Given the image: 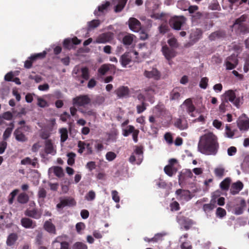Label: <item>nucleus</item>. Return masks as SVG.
Instances as JSON below:
<instances>
[{
    "label": "nucleus",
    "instance_id": "f257e3e1",
    "mask_svg": "<svg viewBox=\"0 0 249 249\" xmlns=\"http://www.w3.org/2000/svg\"><path fill=\"white\" fill-rule=\"evenodd\" d=\"M216 137L212 132L201 136L198 143V151L205 155H215L218 149Z\"/></svg>",
    "mask_w": 249,
    "mask_h": 249
},
{
    "label": "nucleus",
    "instance_id": "f03ea898",
    "mask_svg": "<svg viewBox=\"0 0 249 249\" xmlns=\"http://www.w3.org/2000/svg\"><path fill=\"white\" fill-rule=\"evenodd\" d=\"M72 76L76 80H80L81 78L88 80L89 77V69L87 67L76 66L72 71Z\"/></svg>",
    "mask_w": 249,
    "mask_h": 249
},
{
    "label": "nucleus",
    "instance_id": "7ed1b4c3",
    "mask_svg": "<svg viewBox=\"0 0 249 249\" xmlns=\"http://www.w3.org/2000/svg\"><path fill=\"white\" fill-rule=\"evenodd\" d=\"M143 160V151L142 148L140 147H136L134 152L132 154L129 159V161L132 164L136 163L140 164Z\"/></svg>",
    "mask_w": 249,
    "mask_h": 249
},
{
    "label": "nucleus",
    "instance_id": "20e7f679",
    "mask_svg": "<svg viewBox=\"0 0 249 249\" xmlns=\"http://www.w3.org/2000/svg\"><path fill=\"white\" fill-rule=\"evenodd\" d=\"M224 95L226 102L230 101L238 108L242 104L241 99L239 97H236L235 92L232 90H228Z\"/></svg>",
    "mask_w": 249,
    "mask_h": 249
},
{
    "label": "nucleus",
    "instance_id": "39448f33",
    "mask_svg": "<svg viewBox=\"0 0 249 249\" xmlns=\"http://www.w3.org/2000/svg\"><path fill=\"white\" fill-rule=\"evenodd\" d=\"M185 18L183 16H175L172 17L169 20L170 26L175 30H179L185 23Z\"/></svg>",
    "mask_w": 249,
    "mask_h": 249
},
{
    "label": "nucleus",
    "instance_id": "423d86ee",
    "mask_svg": "<svg viewBox=\"0 0 249 249\" xmlns=\"http://www.w3.org/2000/svg\"><path fill=\"white\" fill-rule=\"evenodd\" d=\"M75 201L71 197H61L60 198V203L57 204L56 208L58 209H60L66 206H75Z\"/></svg>",
    "mask_w": 249,
    "mask_h": 249
},
{
    "label": "nucleus",
    "instance_id": "0eeeda50",
    "mask_svg": "<svg viewBox=\"0 0 249 249\" xmlns=\"http://www.w3.org/2000/svg\"><path fill=\"white\" fill-rule=\"evenodd\" d=\"M73 104L74 106H85L90 102V99L88 95H81L73 99Z\"/></svg>",
    "mask_w": 249,
    "mask_h": 249
},
{
    "label": "nucleus",
    "instance_id": "6e6552de",
    "mask_svg": "<svg viewBox=\"0 0 249 249\" xmlns=\"http://www.w3.org/2000/svg\"><path fill=\"white\" fill-rule=\"evenodd\" d=\"M27 126L20 127L15 130L14 132V135L17 141L20 142H24L27 140V138L23 134V131L26 130Z\"/></svg>",
    "mask_w": 249,
    "mask_h": 249
},
{
    "label": "nucleus",
    "instance_id": "1a4fd4ad",
    "mask_svg": "<svg viewBox=\"0 0 249 249\" xmlns=\"http://www.w3.org/2000/svg\"><path fill=\"white\" fill-rule=\"evenodd\" d=\"M92 143H88L85 142L79 141L78 142V147L79 149L78 153L82 154L83 153L85 149L87 150L88 154H91L92 153V148L91 147Z\"/></svg>",
    "mask_w": 249,
    "mask_h": 249
},
{
    "label": "nucleus",
    "instance_id": "9d476101",
    "mask_svg": "<svg viewBox=\"0 0 249 249\" xmlns=\"http://www.w3.org/2000/svg\"><path fill=\"white\" fill-rule=\"evenodd\" d=\"M129 29L134 32H138L141 28L140 22L134 18H130L128 21Z\"/></svg>",
    "mask_w": 249,
    "mask_h": 249
},
{
    "label": "nucleus",
    "instance_id": "9b49d317",
    "mask_svg": "<svg viewBox=\"0 0 249 249\" xmlns=\"http://www.w3.org/2000/svg\"><path fill=\"white\" fill-rule=\"evenodd\" d=\"M177 199L184 201H188L191 199L190 191L188 190L178 189L176 192Z\"/></svg>",
    "mask_w": 249,
    "mask_h": 249
},
{
    "label": "nucleus",
    "instance_id": "f8f14e48",
    "mask_svg": "<svg viewBox=\"0 0 249 249\" xmlns=\"http://www.w3.org/2000/svg\"><path fill=\"white\" fill-rule=\"evenodd\" d=\"M113 38V34L111 33H107L100 35L96 39L97 43H106L109 42Z\"/></svg>",
    "mask_w": 249,
    "mask_h": 249
},
{
    "label": "nucleus",
    "instance_id": "ddd939ff",
    "mask_svg": "<svg viewBox=\"0 0 249 249\" xmlns=\"http://www.w3.org/2000/svg\"><path fill=\"white\" fill-rule=\"evenodd\" d=\"M69 244L65 241H63L62 236H57L52 242L53 249H61L63 246H67Z\"/></svg>",
    "mask_w": 249,
    "mask_h": 249
},
{
    "label": "nucleus",
    "instance_id": "4468645a",
    "mask_svg": "<svg viewBox=\"0 0 249 249\" xmlns=\"http://www.w3.org/2000/svg\"><path fill=\"white\" fill-rule=\"evenodd\" d=\"M144 75L148 78H153L155 80H158L160 77V72L155 68H153L150 71H145Z\"/></svg>",
    "mask_w": 249,
    "mask_h": 249
},
{
    "label": "nucleus",
    "instance_id": "2eb2a0df",
    "mask_svg": "<svg viewBox=\"0 0 249 249\" xmlns=\"http://www.w3.org/2000/svg\"><path fill=\"white\" fill-rule=\"evenodd\" d=\"M162 52L165 57L168 60L172 59L176 55L175 50L169 48L166 45L162 47Z\"/></svg>",
    "mask_w": 249,
    "mask_h": 249
},
{
    "label": "nucleus",
    "instance_id": "dca6fc26",
    "mask_svg": "<svg viewBox=\"0 0 249 249\" xmlns=\"http://www.w3.org/2000/svg\"><path fill=\"white\" fill-rule=\"evenodd\" d=\"M46 53L44 51L43 53H38L34 55H32L29 57L30 60H27L24 63V67L26 68H30L32 65V61H34L38 58H43L46 55Z\"/></svg>",
    "mask_w": 249,
    "mask_h": 249
},
{
    "label": "nucleus",
    "instance_id": "f3484780",
    "mask_svg": "<svg viewBox=\"0 0 249 249\" xmlns=\"http://www.w3.org/2000/svg\"><path fill=\"white\" fill-rule=\"evenodd\" d=\"M21 225L26 229H34L36 227V222L29 218H22L21 219Z\"/></svg>",
    "mask_w": 249,
    "mask_h": 249
},
{
    "label": "nucleus",
    "instance_id": "a211bd4d",
    "mask_svg": "<svg viewBox=\"0 0 249 249\" xmlns=\"http://www.w3.org/2000/svg\"><path fill=\"white\" fill-rule=\"evenodd\" d=\"M52 173H53L56 176L59 178L62 177L64 175L63 169L59 166L50 168L48 170V174L50 175Z\"/></svg>",
    "mask_w": 249,
    "mask_h": 249
},
{
    "label": "nucleus",
    "instance_id": "6ab92c4d",
    "mask_svg": "<svg viewBox=\"0 0 249 249\" xmlns=\"http://www.w3.org/2000/svg\"><path fill=\"white\" fill-rule=\"evenodd\" d=\"M202 36V31L199 29L192 30L190 35V39L194 42L197 41Z\"/></svg>",
    "mask_w": 249,
    "mask_h": 249
},
{
    "label": "nucleus",
    "instance_id": "aec40b11",
    "mask_svg": "<svg viewBox=\"0 0 249 249\" xmlns=\"http://www.w3.org/2000/svg\"><path fill=\"white\" fill-rule=\"evenodd\" d=\"M44 229L48 232L51 234H56V230L55 226L52 223L51 219L46 221L44 224Z\"/></svg>",
    "mask_w": 249,
    "mask_h": 249
},
{
    "label": "nucleus",
    "instance_id": "412c9836",
    "mask_svg": "<svg viewBox=\"0 0 249 249\" xmlns=\"http://www.w3.org/2000/svg\"><path fill=\"white\" fill-rule=\"evenodd\" d=\"M182 106L186 107L187 111L190 114L191 116H194L193 112L195 110V107L193 105L192 100L190 99H186Z\"/></svg>",
    "mask_w": 249,
    "mask_h": 249
},
{
    "label": "nucleus",
    "instance_id": "4be33fe9",
    "mask_svg": "<svg viewBox=\"0 0 249 249\" xmlns=\"http://www.w3.org/2000/svg\"><path fill=\"white\" fill-rule=\"evenodd\" d=\"M246 17L244 15L242 16L239 18H237L235 22L234 26L238 25L241 28V30L242 31L249 33V27H246L243 26V22L245 21Z\"/></svg>",
    "mask_w": 249,
    "mask_h": 249
},
{
    "label": "nucleus",
    "instance_id": "5701e85b",
    "mask_svg": "<svg viewBox=\"0 0 249 249\" xmlns=\"http://www.w3.org/2000/svg\"><path fill=\"white\" fill-rule=\"evenodd\" d=\"M145 95L147 100L151 103H153L154 100L152 99V95L155 93V87L150 86L144 89Z\"/></svg>",
    "mask_w": 249,
    "mask_h": 249
},
{
    "label": "nucleus",
    "instance_id": "b1692460",
    "mask_svg": "<svg viewBox=\"0 0 249 249\" xmlns=\"http://www.w3.org/2000/svg\"><path fill=\"white\" fill-rule=\"evenodd\" d=\"M131 55L129 53H125L122 55L120 61L123 67H126L131 61Z\"/></svg>",
    "mask_w": 249,
    "mask_h": 249
},
{
    "label": "nucleus",
    "instance_id": "393cba45",
    "mask_svg": "<svg viewBox=\"0 0 249 249\" xmlns=\"http://www.w3.org/2000/svg\"><path fill=\"white\" fill-rule=\"evenodd\" d=\"M25 214L26 216L31 217L36 219H39L41 215V213L36 209H34L33 210H27L25 212Z\"/></svg>",
    "mask_w": 249,
    "mask_h": 249
},
{
    "label": "nucleus",
    "instance_id": "a878e982",
    "mask_svg": "<svg viewBox=\"0 0 249 249\" xmlns=\"http://www.w3.org/2000/svg\"><path fill=\"white\" fill-rule=\"evenodd\" d=\"M175 125L180 130H183L188 127V124L185 119H178L175 123Z\"/></svg>",
    "mask_w": 249,
    "mask_h": 249
},
{
    "label": "nucleus",
    "instance_id": "bb28decb",
    "mask_svg": "<svg viewBox=\"0 0 249 249\" xmlns=\"http://www.w3.org/2000/svg\"><path fill=\"white\" fill-rule=\"evenodd\" d=\"M18 239V236L16 233H12L10 234L7 238L6 240V245L8 246H12L14 245L17 240Z\"/></svg>",
    "mask_w": 249,
    "mask_h": 249
},
{
    "label": "nucleus",
    "instance_id": "cd10ccee",
    "mask_svg": "<svg viewBox=\"0 0 249 249\" xmlns=\"http://www.w3.org/2000/svg\"><path fill=\"white\" fill-rule=\"evenodd\" d=\"M116 94L120 98L127 96L129 93V89L126 87H121L118 88L116 90Z\"/></svg>",
    "mask_w": 249,
    "mask_h": 249
},
{
    "label": "nucleus",
    "instance_id": "c85d7f7f",
    "mask_svg": "<svg viewBox=\"0 0 249 249\" xmlns=\"http://www.w3.org/2000/svg\"><path fill=\"white\" fill-rule=\"evenodd\" d=\"M226 34L223 31H218L213 33L209 36V39L211 40H214L216 39L221 38L225 36Z\"/></svg>",
    "mask_w": 249,
    "mask_h": 249
},
{
    "label": "nucleus",
    "instance_id": "c756f323",
    "mask_svg": "<svg viewBox=\"0 0 249 249\" xmlns=\"http://www.w3.org/2000/svg\"><path fill=\"white\" fill-rule=\"evenodd\" d=\"M237 125L241 130H247L249 128V120H239Z\"/></svg>",
    "mask_w": 249,
    "mask_h": 249
},
{
    "label": "nucleus",
    "instance_id": "7c9ffc66",
    "mask_svg": "<svg viewBox=\"0 0 249 249\" xmlns=\"http://www.w3.org/2000/svg\"><path fill=\"white\" fill-rule=\"evenodd\" d=\"M114 68L115 66L113 65L104 64L99 69L98 72L102 75H105L110 69Z\"/></svg>",
    "mask_w": 249,
    "mask_h": 249
},
{
    "label": "nucleus",
    "instance_id": "2f4dec72",
    "mask_svg": "<svg viewBox=\"0 0 249 249\" xmlns=\"http://www.w3.org/2000/svg\"><path fill=\"white\" fill-rule=\"evenodd\" d=\"M232 188L234 190L232 191V194L233 195L236 194L243 189V184L241 181H238L232 184Z\"/></svg>",
    "mask_w": 249,
    "mask_h": 249
},
{
    "label": "nucleus",
    "instance_id": "473e14b6",
    "mask_svg": "<svg viewBox=\"0 0 249 249\" xmlns=\"http://www.w3.org/2000/svg\"><path fill=\"white\" fill-rule=\"evenodd\" d=\"M45 151L47 154L54 155L55 153L53 145L50 140H47L45 143Z\"/></svg>",
    "mask_w": 249,
    "mask_h": 249
},
{
    "label": "nucleus",
    "instance_id": "72a5a7b5",
    "mask_svg": "<svg viewBox=\"0 0 249 249\" xmlns=\"http://www.w3.org/2000/svg\"><path fill=\"white\" fill-rule=\"evenodd\" d=\"M59 132L60 134V142L63 143L68 138V130L66 128H62L59 129Z\"/></svg>",
    "mask_w": 249,
    "mask_h": 249
},
{
    "label": "nucleus",
    "instance_id": "f704fd0d",
    "mask_svg": "<svg viewBox=\"0 0 249 249\" xmlns=\"http://www.w3.org/2000/svg\"><path fill=\"white\" fill-rule=\"evenodd\" d=\"M134 36L132 34L125 35L123 39V43L125 45H130L133 41Z\"/></svg>",
    "mask_w": 249,
    "mask_h": 249
},
{
    "label": "nucleus",
    "instance_id": "c9c22d12",
    "mask_svg": "<svg viewBox=\"0 0 249 249\" xmlns=\"http://www.w3.org/2000/svg\"><path fill=\"white\" fill-rule=\"evenodd\" d=\"M181 89L177 88L173 89L170 93V99L172 100H178L180 97V91Z\"/></svg>",
    "mask_w": 249,
    "mask_h": 249
},
{
    "label": "nucleus",
    "instance_id": "e433bc0d",
    "mask_svg": "<svg viewBox=\"0 0 249 249\" xmlns=\"http://www.w3.org/2000/svg\"><path fill=\"white\" fill-rule=\"evenodd\" d=\"M29 200V196L28 195L25 193H20L18 197V201L19 203L22 204L26 203Z\"/></svg>",
    "mask_w": 249,
    "mask_h": 249
},
{
    "label": "nucleus",
    "instance_id": "4c0bfd02",
    "mask_svg": "<svg viewBox=\"0 0 249 249\" xmlns=\"http://www.w3.org/2000/svg\"><path fill=\"white\" fill-rule=\"evenodd\" d=\"M164 171L166 174L169 177H172L176 173V169L170 165H166L164 167Z\"/></svg>",
    "mask_w": 249,
    "mask_h": 249
},
{
    "label": "nucleus",
    "instance_id": "58836bf2",
    "mask_svg": "<svg viewBox=\"0 0 249 249\" xmlns=\"http://www.w3.org/2000/svg\"><path fill=\"white\" fill-rule=\"evenodd\" d=\"M109 5V2L107 1L105 4H102L101 6H99L98 7V10H95L94 15L96 16H100V12H103L104 10H105Z\"/></svg>",
    "mask_w": 249,
    "mask_h": 249
},
{
    "label": "nucleus",
    "instance_id": "ea45409f",
    "mask_svg": "<svg viewBox=\"0 0 249 249\" xmlns=\"http://www.w3.org/2000/svg\"><path fill=\"white\" fill-rule=\"evenodd\" d=\"M67 157L68 158L67 163L70 165H72L75 162V157L76 154L73 152L69 153L67 154Z\"/></svg>",
    "mask_w": 249,
    "mask_h": 249
},
{
    "label": "nucleus",
    "instance_id": "a19ab883",
    "mask_svg": "<svg viewBox=\"0 0 249 249\" xmlns=\"http://www.w3.org/2000/svg\"><path fill=\"white\" fill-rule=\"evenodd\" d=\"M245 206V201L244 200H242L241 201V206L235 208L234 213L236 215L242 214L243 212V210Z\"/></svg>",
    "mask_w": 249,
    "mask_h": 249
},
{
    "label": "nucleus",
    "instance_id": "79ce46f5",
    "mask_svg": "<svg viewBox=\"0 0 249 249\" xmlns=\"http://www.w3.org/2000/svg\"><path fill=\"white\" fill-rule=\"evenodd\" d=\"M100 24L99 20H93L88 22V30H90L97 27Z\"/></svg>",
    "mask_w": 249,
    "mask_h": 249
},
{
    "label": "nucleus",
    "instance_id": "37998d69",
    "mask_svg": "<svg viewBox=\"0 0 249 249\" xmlns=\"http://www.w3.org/2000/svg\"><path fill=\"white\" fill-rule=\"evenodd\" d=\"M230 183V179L227 178L221 182L220 186L222 189L227 190L229 188Z\"/></svg>",
    "mask_w": 249,
    "mask_h": 249
},
{
    "label": "nucleus",
    "instance_id": "c03bdc74",
    "mask_svg": "<svg viewBox=\"0 0 249 249\" xmlns=\"http://www.w3.org/2000/svg\"><path fill=\"white\" fill-rule=\"evenodd\" d=\"M147 105L145 102H142L141 105H138L136 107L137 112L140 114L143 112L146 109Z\"/></svg>",
    "mask_w": 249,
    "mask_h": 249
},
{
    "label": "nucleus",
    "instance_id": "a18cd8bd",
    "mask_svg": "<svg viewBox=\"0 0 249 249\" xmlns=\"http://www.w3.org/2000/svg\"><path fill=\"white\" fill-rule=\"evenodd\" d=\"M135 127L132 125H129L127 126V128L123 130V135L124 137L128 136L130 133H132V132L134 131Z\"/></svg>",
    "mask_w": 249,
    "mask_h": 249
},
{
    "label": "nucleus",
    "instance_id": "49530a36",
    "mask_svg": "<svg viewBox=\"0 0 249 249\" xmlns=\"http://www.w3.org/2000/svg\"><path fill=\"white\" fill-rule=\"evenodd\" d=\"M72 249H88V247L82 242H76L73 245Z\"/></svg>",
    "mask_w": 249,
    "mask_h": 249
},
{
    "label": "nucleus",
    "instance_id": "de8ad7c7",
    "mask_svg": "<svg viewBox=\"0 0 249 249\" xmlns=\"http://www.w3.org/2000/svg\"><path fill=\"white\" fill-rule=\"evenodd\" d=\"M168 44L172 47L177 48L178 45L177 39L175 37H171L167 41Z\"/></svg>",
    "mask_w": 249,
    "mask_h": 249
},
{
    "label": "nucleus",
    "instance_id": "09e8293b",
    "mask_svg": "<svg viewBox=\"0 0 249 249\" xmlns=\"http://www.w3.org/2000/svg\"><path fill=\"white\" fill-rule=\"evenodd\" d=\"M116 157V154L113 152H108L106 155L107 160L109 161H112Z\"/></svg>",
    "mask_w": 249,
    "mask_h": 249
},
{
    "label": "nucleus",
    "instance_id": "8fccbe9b",
    "mask_svg": "<svg viewBox=\"0 0 249 249\" xmlns=\"http://www.w3.org/2000/svg\"><path fill=\"white\" fill-rule=\"evenodd\" d=\"M13 130V127H8L5 130L3 135V138L4 140L7 139L11 135L12 132Z\"/></svg>",
    "mask_w": 249,
    "mask_h": 249
},
{
    "label": "nucleus",
    "instance_id": "3c124183",
    "mask_svg": "<svg viewBox=\"0 0 249 249\" xmlns=\"http://www.w3.org/2000/svg\"><path fill=\"white\" fill-rule=\"evenodd\" d=\"M37 105L41 107H45L48 106V104L45 100L41 98H38Z\"/></svg>",
    "mask_w": 249,
    "mask_h": 249
},
{
    "label": "nucleus",
    "instance_id": "603ef678",
    "mask_svg": "<svg viewBox=\"0 0 249 249\" xmlns=\"http://www.w3.org/2000/svg\"><path fill=\"white\" fill-rule=\"evenodd\" d=\"M63 45L67 49H71L73 45L71 40L69 38L65 39L63 42Z\"/></svg>",
    "mask_w": 249,
    "mask_h": 249
},
{
    "label": "nucleus",
    "instance_id": "864d4df0",
    "mask_svg": "<svg viewBox=\"0 0 249 249\" xmlns=\"http://www.w3.org/2000/svg\"><path fill=\"white\" fill-rule=\"evenodd\" d=\"M46 191L43 188H39L37 196L39 198L44 199L46 196Z\"/></svg>",
    "mask_w": 249,
    "mask_h": 249
},
{
    "label": "nucleus",
    "instance_id": "5fc2aeb1",
    "mask_svg": "<svg viewBox=\"0 0 249 249\" xmlns=\"http://www.w3.org/2000/svg\"><path fill=\"white\" fill-rule=\"evenodd\" d=\"M125 3H126V1L123 0V1H122L120 3L117 4L115 7V12H119L121 11L122 10L124 7Z\"/></svg>",
    "mask_w": 249,
    "mask_h": 249
},
{
    "label": "nucleus",
    "instance_id": "6e6d98bb",
    "mask_svg": "<svg viewBox=\"0 0 249 249\" xmlns=\"http://www.w3.org/2000/svg\"><path fill=\"white\" fill-rule=\"evenodd\" d=\"M18 191L17 189L14 190L13 192H12L9 195V203L11 204L13 202V200L14 199L15 196L17 195Z\"/></svg>",
    "mask_w": 249,
    "mask_h": 249
},
{
    "label": "nucleus",
    "instance_id": "4d7b16f0",
    "mask_svg": "<svg viewBox=\"0 0 249 249\" xmlns=\"http://www.w3.org/2000/svg\"><path fill=\"white\" fill-rule=\"evenodd\" d=\"M95 197V192L93 191H90L85 196L86 199L88 201L93 200Z\"/></svg>",
    "mask_w": 249,
    "mask_h": 249
},
{
    "label": "nucleus",
    "instance_id": "13d9d810",
    "mask_svg": "<svg viewBox=\"0 0 249 249\" xmlns=\"http://www.w3.org/2000/svg\"><path fill=\"white\" fill-rule=\"evenodd\" d=\"M112 199L116 203H118L120 201V197L118 195V193L113 190L111 192Z\"/></svg>",
    "mask_w": 249,
    "mask_h": 249
},
{
    "label": "nucleus",
    "instance_id": "bf43d9fd",
    "mask_svg": "<svg viewBox=\"0 0 249 249\" xmlns=\"http://www.w3.org/2000/svg\"><path fill=\"white\" fill-rule=\"evenodd\" d=\"M208 79L207 77H203L201 79L199 86L202 89H206L207 88Z\"/></svg>",
    "mask_w": 249,
    "mask_h": 249
},
{
    "label": "nucleus",
    "instance_id": "052dcab7",
    "mask_svg": "<svg viewBox=\"0 0 249 249\" xmlns=\"http://www.w3.org/2000/svg\"><path fill=\"white\" fill-rule=\"evenodd\" d=\"M226 214V211L221 208H218L216 210V214L220 217H223Z\"/></svg>",
    "mask_w": 249,
    "mask_h": 249
},
{
    "label": "nucleus",
    "instance_id": "680f3d73",
    "mask_svg": "<svg viewBox=\"0 0 249 249\" xmlns=\"http://www.w3.org/2000/svg\"><path fill=\"white\" fill-rule=\"evenodd\" d=\"M171 211H178L179 209V205L177 201H174L170 204Z\"/></svg>",
    "mask_w": 249,
    "mask_h": 249
},
{
    "label": "nucleus",
    "instance_id": "e2e57ef3",
    "mask_svg": "<svg viewBox=\"0 0 249 249\" xmlns=\"http://www.w3.org/2000/svg\"><path fill=\"white\" fill-rule=\"evenodd\" d=\"M226 60L231 61V63H232L235 66H236L238 63V60L236 56L235 55H231L227 58Z\"/></svg>",
    "mask_w": 249,
    "mask_h": 249
},
{
    "label": "nucleus",
    "instance_id": "0e129e2a",
    "mask_svg": "<svg viewBox=\"0 0 249 249\" xmlns=\"http://www.w3.org/2000/svg\"><path fill=\"white\" fill-rule=\"evenodd\" d=\"M164 139L169 144H172L173 143V138L170 133H165L164 135Z\"/></svg>",
    "mask_w": 249,
    "mask_h": 249
},
{
    "label": "nucleus",
    "instance_id": "69168bd1",
    "mask_svg": "<svg viewBox=\"0 0 249 249\" xmlns=\"http://www.w3.org/2000/svg\"><path fill=\"white\" fill-rule=\"evenodd\" d=\"M159 28L160 32L162 34L166 33L169 29L168 26L165 24H161Z\"/></svg>",
    "mask_w": 249,
    "mask_h": 249
},
{
    "label": "nucleus",
    "instance_id": "338daca9",
    "mask_svg": "<svg viewBox=\"0 0 249 249\" xmlns=\"http://www.w3.org/2000/svg\"><path fill=\"white\" fill-rule=\"evenodd\" d=\"M226 135L228 138H232L233 136L234 133L231 130L229 126L226 125Z\"/></svg>",
    "mask_w": 249,
    "mask_h": 249
},
{
    "label": "nucleus",
    "instance_id": "774afa93",
    "mask_svg": "<svg viewBox=\"0 0 249 249\" xmlns=\"http://www.w3.org/2000/svg\"><path fill=\"white\" fill-rule=\"evenodd\" d=\"M236 152V148L234 146H231L228 149V154L230 156L234 155Z\"/></svg>",
    "mask_w": 249,
    "mask_h": 249
}]
</instances>
